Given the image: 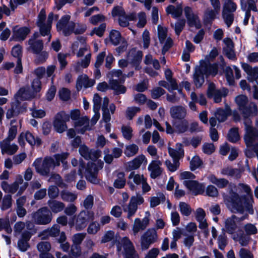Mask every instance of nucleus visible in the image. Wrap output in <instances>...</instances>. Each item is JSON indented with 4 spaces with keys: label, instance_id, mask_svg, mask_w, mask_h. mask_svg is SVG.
I'll use <instances>...</instances> for the list:
<instances>
[{
    "label": "nucleus",
    "instance_id": "obj_14",
    "mask_svg": "<svg viewBox=\"0 0 258 258\" xmlns=\"http://www.w3.org/2000/svg\"><path fill=\"white\" fill-rule=\"evenodd\" d=\"M71 117L75 126L80 127V130H78V133L84 134L86 131L91 129L89 119L86 116L81 114H71Z\"/></svg>",
    "mask_w": 258,
    "mask_h": 258
},
{
    "label": "nucleus",
    "instance_id": "obj_55",
    "mask_svg": "<svg viewBox=\"0 0 258 258\" xmlns=\"http://www.w3.org/2000/svg\"><path fill=\"white\" fill-rule=\"evenodd\" d=\"M230 151V154L228 156V159L232 161L235 160L238 156V149L236 147H232L230 149V146L227 143V154Z\"/></svg>",
    "mask_w": 258,
    "mask_h": 258
},
{
    "label": "nucleus",
    "instance_id": "obj_53",
    "mask_svg": "<svg viewBox=\"0 0 258 258\" xmlns=\"http://www.w3.org/2000/svg\"><path fill=\"white\" fill-rule=\"evenodd\" d=\"M227 57L231 59L235 58V54L233 51V44L231 39L227 38Z\"/></svg>",
    "mask_w": 258,
    "mask_h": 258
},
{
    "label": "nucleus",
    "instance_id": "obj_21",
    "mask_svg": "<svg viewBox=\"0 0 258 258\" xmlns=\"http://www.w3.org/2000/svg\"><path fill=\"white\" fill-rule=\"evenodd\" d=\"M162 162L156 159L152 161L148 166L151 178L155 179L161 175L163 169L161 168Z\"/></svg>",
    "mask_w": 258,
    "mask_h": 258
},
{
    "label": "nucleus",
    "instance_id": "obj_20",
    "mask_svg": "<svg viewBox=\"0 0 258 258\" xmlns=\"http://www.w3.org/2000/svg\"><path fill=\"white\" fill-rule=\"evenodd\" d=\"M25 140L31 146H39L41 144V140L38 138H35L33 135L29 132L22 133L18 138V142L21 146L25 145Z\"/></svg>",
    "mask_w": 258,
    "mask_h": 258
},
{
    "label": "nucleus",
    "instance_id": "obj_16",
    "mask_svg": "<svg viewBox=\"0 0 258 258\" xmlns=\"http://www.w3.org/2000/svg\"><path fill=\"white\" fill-rule=\"evenodd\" d=\"M174 126L180 133L185 132L187 128V122L184 119V114H171Z\"/></svg>",
    "mask_w": 258,
    "mask_h": 258
},
{
    "label": "nucleus",
    "instance_id": "obj_22",
    "mask_svg": "<svg viewBox=\"0 0 258 258\" xmlns=\"http://www.w3.org/2000/svg\"><path fill=\"white\" fill-rule=\"evenodd\" d=\"M147 178L142 174L136 173L134 171H132L128 175L129 180L127 184L129 185L130 188L132 190L136 189V186L141 184Z\"/></svg>",
    "mask_w": 258,
    "mask_h": 258
},
{
    "label": "nucleus",
    "instance_id": "obj_33",
    "mask_svg": "<svg viewBox=\"0 0 258 258\" xmlns=\"http://www.w3.org/2000/svg\"><path fill=\"white\" fill-rule=\"evenodd\" d=\"M144 161L147 162L146 157L143 155H141L137 157L134 160L126 163L125 166L126 169L128 171L136 170L141 166Z\"/></svg>",
    "mask_w": 258,
    "mask_h": 258
},
{
    "label": "nucleus",
    "instance_id": "obj_18",
    "mask_svg": "<svg viewBox=\"0 0 258 258\" xmlns=\"http://www.w3.org/2000/svg\"><path fill=\"white\" fill-rule=\"evenodd\" d=\"M241 67L247 75V80L250 82H255L258 85V67H252L246 63H242Z\"/></svg>",
    "mask_w": 258,
    "mask_h": 258
},
{
    "label": "nucleus",
    "instance_id": "obj_39",
    "mask_svg": "<svg viewBox=\"0 0 258 258\" xmlns=\"http://www.w3.org/2000/svg\"><path fill=\"white\" fill-rule=\"evenodd\" d=\"M63 117L61 115L59 114L56 116L54 121L53 125L56 131L58 133H62L67 128L64 122L62 119Z\"/></svg>",
    "mask_w": 258,
    "mask_h": 258
},
{
    "label": "nucleus",
    "instance_id": "obj_6",
    "mask_svg": "<svg viewBox=\"0 0 258 258\" xmlns=\"http://www.w3.org/2000/svg\"><path fill=\"white\" fill-rule=\"evenodd\" d=\"M1 187L6 193L14 194L19 189L18 195H21L28 185V182H24L23 177L21 175L16 176L15 181L9 184L7 182L4 181L1 182Z\"/></svg>",
    "mask_w": 258,
    "mask_h": 258
},
{
    "label": "nucleus",
    "instance_id": "obj_9",
    "mask_svg": "<svg viewBox=\"0 0 258 258\" xmlns=\"http://www.w3.org/2000/svg\"><path fill=\"white\" fill-rule=\"evenodd\" d=\"M94 219V213L91 211L83 210L76 216V220L73 222H70L71 225H74L77 231L84 229L88 222Z\"/></svg>",
    "mask_w": 258,
    "mask_h": 258
},
{
    "label": "nucleus",
    "instance_id": "obj_29",
    "mask_svg": "<svg viewBox=\"0 0 258 258\" xmlns=\"http://www.w3.org/2000/svg\"><path fill=\"white\" fill-rule=\"evenodd\" d=\"M196 220L199 223V228L202 230H206L208 228V224L205 219L206 213L201 208H199L194 212Z\"/></svg>",
    "mask_w": 258,
    "mask_h": 258
},
{
    "label": "nucleus",
    "instance_id": "obj_12",
    "mask_svg": "<svg viewBox=\"0 0 258 258\" xmlns=\"http://www.w3.org/2000/svg\"><path fill=\"white\" fill-rule=\"evenodd\" d=\"M157 234L154 228L148 229L141 237V246L143 250L148 249L150 245L157 239Z\"/></svg>",
    "mask_w": 258,
    "mask_h": 258
},
{
    "label": "nucleus",
    "instance_id": "obj_57",
    "mask_svg": "<svg viewBox=\"0 0 258 258\" xmlns=\"http://www.w3.org/2000/svg\"><path fill=\"white\" fill-rule=\"evenodd\" d=\"M165 164L168 170L171 172H174L178 168L180 163L177 160H173V163L169 160H166L165 162Z\"/></svg>",
    "mask_w": 258,
    "mask_h": 258
},
{
    "label": "nucleus",
    "instance_id": "obj_56",
    "mask_svg": "<svg viewBox=\"0 0 258 258\" xmlns=\"http://www.w3.org/2000/svg\"><path fill=\"white\" fill-rule=\"evenodd\" d=\"M37 249L40 252V254H43L49 252L51 249L50 243L46 241H42L37 244Z\"/></svg>",
    "mask_w": 258,
    "mask_h": 258
},
{
    "label": "nucleus",
    "instance_id": "obj_51",
    "mask_svg": "<svg viewBox=\"0 0 258 258\" xmlns=\"http://www.w3.org/2000/svg\"><path fill=\"white\" fill-rule=\"evenodd\" d=\"M179 208L181 214L185 216H189L192 212V209L190 206L184 202L179 203Z\"/></svg>",
    "mask_w": 258,
    "mask_h": 258
},
{
    "label": "nucleus",
    "instance_id": "obj_28",
    "mask_svg": "<svg viewBox=\"0 0 258 258\" xmlns=\"http://www.w3.org/2000/svg\"><path fill=\"white\" fill-rule=\"evenodd\" d=\"M11 141L4 140L0 142V147L3 154L7 153L13 155L18 150V146L15 144H11Z\"/></svg>",
    "mask_w": 258,
    "mask_h": 258
},
{
    "label": "nucleus",
    "instance_id": "obj_15",
    "mask_svg": "<svg viewBox=\"0 0 258 258\" xmlns=\"http://www.w3.org/2000/svg\"><path fill=\"white\" fill-rule=\"evenodd\" d=\"M207 95L209 98L213 99L214 102L219 103L222 97L226 96V90L224 88L218 89L213 83H209L207 91Z\"/></svg>",
    "mask_w": 258,
    "mask_h": 258
},
{
    "label": "nucleus",
    "instance_id": "obj_7",
    "mask_svg": "<svg viewBox=\"0 0 258 258\" xmlns=\"http://www.w3.org/2000/svg\"><path fill=\"white\" fill-rule=\"evenodd\" d=\"M230 197L227 198V202H230L231 211L233 213H243L244 211V205L248 203L246 196H240L236 192L231 189L229 191Z\"/></svg>",
    "mask_w": 258,
    "mask_h": 258
},
{
    "label": "nucleus",
    "instance_id": "obj_52",
    "mask_svg": "<svg viewBox=\"0 0 258 258\" xmlns=\"http://www.w3.org/2000/svg\"><path fill=\"white\" fill-rule=\"evenodd\" d=\"M60 196L63 201L72 202L77 199V195L66 190H63L60 192Z\"/></svg>",
    "mask_w": 258,
    "mask_h": 258
},
{
    "label": "nucleus",
    "instance_id": "obj_63",
    "mask_svg": "<svg viewBox=\"0 0 258 258\" xmlns=\"http://www.w3.org/2000/svg\"><path fill=\"white\" fill-rule=\"evenodd\" d=\"M203 152L207 155H211L215 151V147L213 143H204L202 146Z\"/></svg>",
    "mask_w": 258,
    "mask_h": 258
},
{
    "label": "nucleus",
    "instance_id": "obj_40",
    "mask_svg": "<svg viewBox=\"0 0 258 258\" xmlns=\"http://www.w3.org/2000/svg\"><path fill=\"white\" fill-rule=\"evenodd\" d=\"M238 127L231 128L227 134V140L231 143H236L240 140Z\"/></svg>",
    "mask_w": 258,
    "mask_h": 258
},
{
    "label": "nucleus",
    "instance_id": "obj_10",
    "mask_svg": "<svg viewBox=\"0 0 258 258\" xmlns=\"http://www.w3.org/2000/svg\"><path fill=\"white\" fill-rule=\"evenodd\" d=\"M71 18L70 15H65L61 17L56 24L57 31L65 36L71 35L76 27V23L71 21Z\"/></svg>",
    "mask_w": 258,
    "mask_h": 258
},
{
    "label": "nucleus",
    "instance_id": "obj_64",
    "mask_svg": "<svg viewBox=\"0 0 258 258\" xmlns=\"http://www.w3.org/2000/svg\"><path fill=\"white\" fill-rule=\"evenodd\" d=\"M244 229L246 234L249 236L256 234L257 233V230L255 225L247 223L244 225Z\"/></svg>",
    "mask_w": 258,
    "mask_h": 258
},
{
    "label": "nucleus",
    "instance_id": "obj_49",
    "mask_svg": "<svg viewBox=\"0 0 258 258\" xmlns=\"http://www.w3.org/2000/svg\"><path fill=\"white\" fill-rule=\"evenodd\" d=\"M138 209V207L136 204H134L130 201V203L126 207L123 208V210L125 212L127 213V218L128 219H131V218L135 215Z\"/></svg>",
    "mask_w": 258,
    "mask_h": 258
},
{
    "label": "nucleus",
    "instance_id": "obj_2",
    "mask_svg": "<svg viewBox=\"0 0 258 258\" xmlns=\"http://www.w3.org/2000/svg\"><path fill=\"white\" fill-rule=\"evenodd\" d=\"M218 59V63H201L199 68L196 70L194 75V81L197 87H201L204 83V75L215 76L217 74L218 65L219 68L224 72V58L222 56H220Z\"/></svg>",
    "mask_w": 258,
    "mask_h": 258
},
{
    "label": "nucleus",
    "instance_id": "obj_43",
    "mask_svg": "<svg viewBox=\"0 0 258 258\" xmlns=\"http://www.w3.org/2000/svg\"><path fill=\"white\" fill-rule=\"evenodd\" d=\"M116 107L113 103L109 104V99L107 97L103 98L102 111L103 113H113Z\"/></svg>",
    "mask_w": 258,
    "mask_h": 258
},
{
    "label": "nucleus",
    "instance_id": "obj_44",
    "mask_svg": "<svg viewBox=\"0 0 258 258\" xmlns=\"http://www.w3.org/2000/svg\"><path fill=\"white\" fill-rule=\"evenodd\" d=\"M166 12L168 14H172L174 18H177L181 15L182 10L180 5H178L177 7L170 5L166 8Z\"/></svg>",
    "mask_w": 258,
    "mask_h": 258
},
{
    "label": "nucleus",
    "instance_id": "obj_62",
    "mask_svg": "<svg viewBox=\"0 0 258 258\" xmlns=\"http://www.w3.org/2000/svg\"><path fill=\"white\" fill-rule=\"evenodd\" d=\"M235 101L239 108H243L247 103L248 99L245 95H240L235 97Z\"/></svg>",
    "mask_w": 258,
    "mask_h": 258
},
{
    "label": "nucleus",
    "instance_id": "obj_58",
    "mask_svg": "<svg viewBox=\"0 0 258 258\" xmlns=\"http://www.w3.org/2000/svg\"><path fill=\"white\" fill-rule=\"evenodd\" d=\"M100 224L97 221L91 222L87 228V232L90 234H95L100 230Z\"/></svg>",
    "mask_w": 258,
    "mask_h": 258
},
{
    "label": "nucleus",
    "instance_id": "obj_31",
    "mask_svg": "<svg viewBox=\"0 0 258 258\" xmlns=\"http://www.w3.org/2000/svg\"><path fill=\"white\" fill-rule=\"evenodd\" d=\"M143 57V52L141 51L132 50L130 52L128 59L131 63L135 68L136 70H140L141 67L140 64Z\"/></svg>",
    "mask_w": 258,
    "mask_h": 258
},
{
    "label": "nucleus",
    "instance_id": "obj_50",
    "mask_svg": "<svg viewBox=\"0 0 258 258\" xmlns=\"http://www.w3.org/2000/svg\"><path fill=\"white\" fill-rule=\"evenodd\" d=\"M136 20L138 23L136 26L138 28H142L145 26L147 24V16L145 12H141L137 15Z\"/></svg>",
    "mask_w": 258,
    "mask_h": 258
},
{
    "label": "nucleus",
    "instance_id": "obj_48",
    "mask_svg": "<svg viewBox=\"0 0 258 258\" xmlns=\"http://www.w3.org/2000/svg\"><path fill=\"white\" fill-rule=\"evenodd\" d=\"M139 147L136 144H133L126 146L124 154L128 157L135 155L138 152Z\"/></svg>",
    "mask_w": 258,
    "mask_h": 258
},
{
    "label": "nucleus",
    "instance_id": "obj_8",
    "mask_svg": "<svg viewBox=\"0 0 258 258\" xmlns=\"http://www.w3.org/2000/svg\"><path fill=\"white\" fill-rule=\"evenodd\" d=\"M117 250L125 258H139L132 241L127 237L122 238L117 245Z\"/></svg>",
    "mask_w": 258,
    "mask_h": 258
},
{
    "label": "nucleus",
    "instance_id": "obj_17",
    "mask_svg": "<svg viewBox=\"0 0 258 258\" xmlns=\"http://www.w3.org/2000/svg\"><path fill=\"white\" fill-rule=\"evenodd\" d=\"M145 215V217L142 220L140 218L135 219L132 228L134 235L136 236L140 231L145 229L148 226L150 214L149 212H146Z\"/></svg>",
    "mask_w": 258,
    "mask_h": 258
},
{
    "label": "nucleus",
    "instance_id": "obj_19",
    "mask_svg": "<svg viewBox=\"0 0 258 258\" xmlns=\"http://www.w3.org/2000/svg\"><path fill=\"white\" fill-rule=\"evenodd\" d=\"M185 16L187 19V24L190 27H195L199 29L201 27L198 16L194 13L191 8L186 7L184 10Z\"/></svg>",
    "mask_w": 258,
    "mask_h": 258
},
{
    "label": "nucleus",
    "instance_id": "obj_45",
    "mask_svg": "<svg viewBox=\"0 0 258 258\" xmlns=\"http://www.w3.org/2000/svg\"><path fill=\"white\" fill-rule=\"evenodd\" d=\"M126 182L124 174L119 172L117 175V178L114 181V186L116 188H121L124 187Z\"/></svg>",
    "mask_w": 258,
    "mask_h": 258
},
{
    "label": "nucleus",
    "instance_id": "obj_1",
    "mask_svg": "<svg viewBox=\"0 0 258 258\" xmlns=\"http://www.w3.org/2000/svg\"><path fill=\"white\" fill-rule=\"evenodd\" d=\"M72 52L78 57H81L85 55V57L80 61L77 62L74 65L75 71L79 72L81 68H87L90 62L91 53L89 50V46L86 43V39L82 36L78 37L77 40L72 45Z\"/></svg>",
    "mask_w": 258,
    "mask_h": 258
},
{
    "label": "nucleus",
    "instance_id": "obj_36",
    "mask_svg": "<svg viewBox=\"0 0 258 258\" xmlns=\"http://www.w3.org/2000/svg\"><path fill=\"white\" fill-rule=\"evenodd\" d=\"M47 204L51 210V212L58 213L63 211L65 208L64 204L58 201L49 200L47 202Z\"/></svg>",
    "mask_w": 258,
    "mask_h": 258
},
{
    "label": "nucleus",
    "instance_id": "obj_30",
    "mask_svg": "<svg viewBox=\"0 0 258 258\" xmlns=\"http://www.w3.org/2000/svg\"><path fill=\"white\" fill-rule=\"evenodd\" d=\"M233 239L235 241H238L242 246H246L251 239L249 236L245 234L241 229H238L233 235Z\"/></svg>",
    "mask_w": 258,
    "mask_h": 258
},
{
    "label": "nucleus",
    "instance_id": "obj_3",
    "mask_svg": "<svg viewBox=\"0 0 258 258\" xmlns=\"http://www.w3.org/2000/svg\"><path fill=\"white\" fill-rule=\"evenodd\" d=\"M68 156V153H63L60 154H56L53 157H46L43 160L41 158H37L33 162V166L39 174L44 176L48 175L50 169L55 166H59L60 162L63 163Z\"/></svg>",
    "mask_w": 258,
    "mask_h": 258
},
{
    "label": "nucleus",
    "instance_id": "obj_35",
    "mask_svg": "<svg viewBox=\"0 0 258 258\" xmlns=\"http://www.w3.org/2000/svg\"><path fill=\"white\" fill-rule=\"evenodd\" d=\"M137 15L135 13L125 14L123 16L118 18V22L121 27H127L130 25L129 21H136Z\"/></svg>",
    "mask_w": 258,
    "mask_h": 258
},
{
    "label": "nucleus",
    "instance_id": "obj_41",
    "mask_svg": "<svg viewBox=\"0 0 258 258\" xmlns=\"http://www.w3.org/2000/svg\"><path fill=\"white\" fill-rule=\"evenodd\" d=\"M187 159L189 161V167L191 171H195L199 168L203 164L202 160L197 155L194 156L191 159H190L189 157H188Z\"/></svg>",
    "mask_w": 258,
    "mask_h": 258
},
{
    "label": "nucleus",
    "instance_id": "obj_23",
    "mask_svg": "<svg viewBox=\"0 0 258 258\" xmlns=\"http://www.w3.org/2000/svg\"><path fill=\"white\" fill-rule=\"evenodd\" d=\"M79 153L81 155L86 159H91L95 161L101 156V152L89 150L85 145H81L79 147Z\"/></svg>",
    "mask_w": 258,
    "mask_h": 258
},
{
    "label": "nucleus",
    "instance_id": "obj_11",
    "mask_svg": "<svg viewBox=\"0 0 258 258\" xmlns=\"http://www.w3.org/2000/svg\"><path fill=\"white\" fill-rule=\"evenodd\" d=\"M33 221L39 225H45L49 223L52 218L51 211L47 207H43L32 214Z\"/></svg>",
    "mask_w": 258,
    "mask_h": 258
},
{
    "label": "nucleus",
    "instance_id": "obj_59",
    "mask_svg": "<svg viewBox=\"0 0 258 258\" xmlns=\"http://www.w3.org/2000/svg\"><path fill=\"white\" fill-rule=\"evenodd\" d=\"M12 199L11 195H5L2 201L1 209L3 210H5L10 208L12 206Z\"/></svg>",
    "mask_w": 258,
    "mask_h": 258
},
{
    "label": "nucleus",
    "instance_id": "obj_24",
    "mask_svg": "<svg viewBox=\"0 0 258 258\" xmlns=\"http://www.w3.org/2000/svg\"><path fill=\"white\" fill-rule=\"evenodd\" d=\"M38 36V33L34 34L28 41L29 49L35 54L40 53L43 48V42L37 39Z\"/></svg>",
    "mask_w": 258,
    "mask_h": 258
},
{
    "label": "nucleus",
    "instance_id": "obj_32",
    "mask_svg": "<svg viewBox=\"0 0 258 258\" xmlns=\"http://www.w3.org/2000/svg\"><path fill=\"white\" fill-rule=\"evenodd\" d=\"M36 97V94L30 91L28 87H23L21 88L15 95L16 100L20 98L23 100H30Z\"/></svg>",
    "mask_w": 258,
    "mask_h": 258
},
{
    "label": "nucleus",
    "instance_id": "obj_46",
    "mask_svg": "<svg viewBox=\"0 0 258 258\" xmlns=\"http://www.w3.org/2000/svg\"><path fill=\"white\" fill-rule=\"evenodd\" d=\"M109 38L110 41L112 44L114 45H118L121 39V36L120 32L115 30H112L110 31L109 33Z\"/></svg>",
    "mask_w": 258,
    "mask_h": 258
},
{
    "label": "nucleus",
    "instance_id": "obj_4",
    "mask_svg": "<svg viewBox=\"0 0 258 258\" xmlns=\"http://www.w3.org/2000/svg\"><path fill=\"white\" fill-rule=\"evenodd\" d=\"M46 18L45 11L43 9L38 15L36 25L39 28L40 34L43 36H47V42H49L51 38L50 30L52 21L54 20H57L58 16L50 13L48 16L47 20Z\"/></svg>",
    "mask_w": 258,
    "mask_h": 258
},
{
    "label": "nucleus",
    "instance_id": "obj_38",
    "mask_svg": "<svg viewBox=\"0 0 258 258\" xmlns=\"http://www.w3.org/2000/svg\"><path fill=\"white\" fill-rule=\"evenodd\" d=\"M177 146L179 148L178 150H175L171 147H168V151L169 154L173 160H177L179 161V159L184 156V150L182 149V145L181 144H177Z\"/></svg>",
    "mask_w": 258,
    "mask_h": 258
},
{
    "label": "nucleus",
    "instance_id": "obj_26",
    "mask_svg": "<svg viewBox=\"0 0 258 258\" xmlns=\"http://www.w3.org/2000/svg\"><path fill=\"white\" fill-rule=\"evenodd\" d=\"M95 80L89 79L85 74L79 76L76 82V89L78 91L82 89L83 87L85 88L92 87L95 84Z\"/></svg>",
    "mask_w": 258,
    "mask_h": 258
},
{
    "label": "nucleus",
    "instance_id": "obj_13",
    "mask_svg": "<svg viewBox=\"0 0 258 258\" xmlns=\"http://www.w3.org/2000/svg\"><path fill=\"white\" fill-rule=\"evenodd\" d=\"M96 162V163L91 162L88 163L85 175L86 179L90 182L94 184L98 182L96 174L98 170L102 168L103 165L101 161H97Z\"/></svg>",
    "mask_w": 258,
    "mask_h": 258
},
{
    "label": "nucleus",
    "instance_id": "obj_27",
    "mask_svg": "<svg viewBox=\"0 0 258 258\" xmlns=\"http://www.w3.org/2000/svg\"><path fill=\"white\" fill-rule=\"evenodd\" d=\"M245 218V216L238 218L234 215H232L230 218H227V233L233 235L235 233V231L237 228L236 223L242 221Z\"/></svg>",
    "mask_w": 258,
    "mask_h": 258
},
{
    "label": "nucleus",
    "instance_id": "obj_42",
    "mask_svg": "<svg viewBox=\"0 0 258 258\" xmlns=\"http://www.w3.org/2000/svg\"><path fill=\"white\" fill-rule=\"evenodd\" d=\"M26 111H27L26 104L21 105L18 100L12 103L10 113H21Z\"/></svg>",
    "mask_w": 258,
    "mask_h": 258
},
{
    "label": "nucleus",
    "instance_id": "obj_54",
    "mask_svg": "<svg viewBox=\"0 0 258 258\" xmlns=\"http://www.w3.org/2000/svg\"><path fill=\"white\" fill-rule=\"evenodd\" d=\"M158 33L159 41L161 43H163L165 40L169 37H167V28L160 25L158 27Z\"/></svg>",
    "mask_w": 258,
    "mask_h": 258
},
{
    "label": "nucleus",
    "instance_id": "obj_25",
    "mask_svg": "<svg viewBox=\"0 0 258 258\" xmlns=\"http://www.w3.org/2000/svg\"><path fill=\"white\" fill-rule=\"evenodd\" d=\"M183 184L195 195L204 192V186L194 179L183 181Z\"/></svg>",
    "mask_w": 258,
    "mask_h": 258
},
{
    "label": "nucleus",
    "instance_id": "obj_47",
    "mask_svg": "<svg viewBox=\"0 0 258 258\" xmlns=\"http://www.w3.org/2000/svg\"><path fill=\"white\" fill-rule=\"evenodd\" d=\"M165 200V196L162 193L157 194V197H153L150 198V207L154 208L159 205L161 202H164Z\"/></svg>",
    "mask_w": 258,
    "mask_h": 258
},
{
    "label": "nucleus",
    "instance_id": "obj_34",
    "mask_svg": "<svg viewBox=\"0 0 258 258\" xmlns=\"http://www.w3.org/2000/svg\"><path fill=\"white\" fill-rule=\"evenodd\" d=\"M29 31V29L27 27L19 28L16 26L13 28V37L18 40H24Z\"/></svg>",
    "mask_w": 258,
    "mask_h": 258
},
{
    "label": "nucleus",
    "instance_id": "obj_37",
    "mask_svg": "<svg viewBox=\"0 0 258 258\" xmlns=\"http://www.w3.org/2000/svg\"><path fill=\"white\" fill-rule=\"evenodd\" d=\"M30 234L28 232H26L22 234L21 238L18 242V246L21 251H25L27 250L29 247L28 241L30 239Z\"/></svg>",
    "mask_w": 258,
    "mask_h": 258
},
{
    "label": "nucleus",
    "instance_id": "obj_61",
    "mask_svg": "<svg viewBox=\"0 0 258 258\" xmlns=\"http://www.w3.org/2000/svg\"><path fill=\"white\" fill-rule=\"evenodd\" d=\"M59 97L63 101H67L71 98V92L67 88H61L58 92Z\"/></svg>",
    "mask_w": 258,
    "mask_h": 258
},
{
    "label": "nucleus",
    "instance_id": "obj_60",
    "mask_svg": "<svg viewBox=\"0 0 258 258\" xmlns=\"http://www.w3.org/2000/svg\"><path fill=\"white\" fill-rule=\"evenodd\" d=\"M70 255L71 258H78L81 255V249L80 245L73 244Z\"/></svg>",
    "mask_w": 258,
    "mask_h": 258
},
{
    "label": "nucleus",
    "instance_id": "obj_5",
    "mask_svg": "<svg viewBox=\"0 0 258 258\" xmlns=\"http://www.w3.org/2000/svg\"><path fill=\"white\" fill-rule=\"evenodd\" d=\"M107 76L109 79L110 89L113 91L114 94H122L126 92V88L123 85L124 79L121 70H113L109 72Z\"/></svg>",
    "mask_w": 258,
    "mask_h": 258
}]
</instances>
